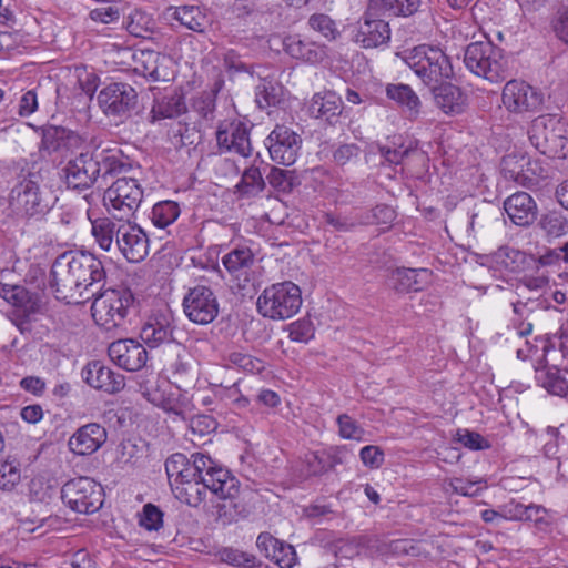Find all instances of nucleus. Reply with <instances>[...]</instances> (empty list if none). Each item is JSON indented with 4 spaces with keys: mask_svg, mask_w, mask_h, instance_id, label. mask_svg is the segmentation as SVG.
I'll use <instances>...</instances> for the list:
<instances>
[{
    "mask_svg": "<svg viewBox=\"0 0 568 568\" xmlns=\"http://www.w3.org/2000/svg\"><path fill=\"white\" fill-rule=\"evenodd\" d=\"M50 276V287L57 300L82 304L103 287L106 272L95 255L85 251H67L52 263Z\"/></svg>",
    "mask_w": 568,
    "mask_h": 568,
    "instance_id": "obj_1",
    "label": "nucleus"
},
{
    "mask_svg": "<svg viewBox=\"0 0 568 568\" xmlns=\"http://www.w3.org/2000/svg\"><path fill=\"white\" fill-rule=\"evenodd\" d=\"M130 165L123 161V153L118 148L104 146L91 142L90 148L69 160L62 169V176L69 190L85 191L94 184L125 171Z\"/></svg>",
    "mask_w": 568,
    "mask_h": 568,
    "instance_id": "obj_2",
    "label": "nucleus"
},
{
    "mask_svg": "<svg viewBox=\"0 0 568 568\" xmlns=\"http://www.w3.org/2000/svg\"><path fill=\"white\" fill-rule=\"evenodd\" d=\"M10 205L27 219H40L52 207V194L41 169H22L9 194Z\"/></svg>",
    "mask_w": 568,
    "mask_h": 568,
    "instance_id": "obj_3",
    "label": "nucleus"
},
{
    "mask_svg": "<svg viewBox=\"0 0 568 568\" xmlns=\"http://www.w3.org/2000/svg\"><path fill=\"white\" fill-rule=\"evenodd\" d=\"M202 481L210 491L222 499H233L240 490L239 479L211 456L203 453L191 455L189 465L172 480L171 487L191 481Z\"/></svg>",
    "mask_w": 568,
    "mask_h": 568,
    "instance_id": "obj_4",
    "label": "nucleus"
},
{
    "mask_svg": "<svg viewBox=\"0 0 568 568\" xmlns=\"http://www.w3.org/2000/svg\"><path fill=\"white\" fill-rule=\"evenodd\" d=\"M464 64L473 74L491 83L501 82L510 75L508 59L489 40L469 43L464 51Z\"/></svg>",
    "mask_w": 568,
    "mask_h": 568,
    "instance_id": "obj_5",
    "label": "nucleus"
},
{
    "mask_svg": "<svg viewBox=\"0 0 568 568\" xmlns=\"http://www.w3.org/2000/svg\"><path fill=\"white\" fill-rule=\"evenodd\" d=\"M531 144L549 158H566L568 124L555 114H542L531 121L528 130Z\"/></svg>",
    "mask_w": 568,
    "mask_h": 568,
    "instance_id": "obj_6",
    "label": "nucleus"
},
{
    "mask_svg": "<svg viewBox=\"0 0 568 568\" xmlns=\"http://www.w3.org/2000/svg\"><path fill=\"white\" fill-rule=\"evenodd\" d=\"M302 306V292L298 285L284 281L267 286L257 297L258 313L273 321L293 317Z\"/></svg>",
    "mask_w": 568,
    "mask_h": 568,
    "instance_id": "obj_7",
    "label": "nucleus"
},
{
    "mask_svg": "<svg viewBox=\"0 0 568 568\" xmlns=\"http://www.w3.org/2000/svg\"><path fill=\"white\" fill-rule=\"evenodd\" d=\"M92 298V317L97 325L105 331H112L124 325L128 308L134 301L129 288L99 290Z\"/></svg>",
    "mask_w": 568,
    "mask_h": 568,
    "instance_id": "obj_8",
    "label": "nucleus"
},
{
    "mask_svg": "<svg viewBox=\"0 0 568 568\" xmlns=\"http://www.w3.org/2000/svg\"><path fill=\"white\" fill-rule=\"evenodd\" d=\"M404 60L426 85L440 83L453 74L448 57L437 47H415Z\"/></svg>",
    "mask_w": 568,
    "mask_h": 568,
    "instance_id": "obj_9",
    "label": "nucleus"
},
{
    "mask_svg": "<svg viewBox=\"0 0 568 568\" xmlns=\"http://www.w3.org/2000/svg\"><path fill=\"white\" fill-rule=\"evenodd\" d=\"M61 499L73 511L93 514L103 505V488L90 477L72 478L62 486Z\"/></svg>",
    "mask_w": 568,
    "mask_h": 568,
    "instance_id": "obj_10",
    "label": "nucleus"
},
{
    "mask_svg": "<svg viewBox=\"0 0 568 568\" xmlns=\"http://www.w3.org/2000/svg\"><path fill=\"white\" fill-rule=\"evenodd\" d=\"M185 316L199 325L212 323L219 315L220 304L213 288L206 284L190 287L182 302Z\"/></svg>",
    "mask_w": 568,
    "mask_h": 568,
    "instance_id": "obj_11",
    "label": "nucleus"
},
{
    "mask_svg": "<svg viewBox=\"0 0 568 568\" xmlns=\"http://www.w3.org/2000/svg\"><path fill=\"white\" fill-rule=\"evenodd\" d=\"M98 101L106 115L129 118L136 108L138 93L128 83L113 82L100 91Z\"/></svg>",
    "mask_w": 568,
    "mask_h": 568,
    "instance_id": "obj_12",
    "label": "nucleus"
},
{
    "mask_svg": "<svg viewBox=\"0 0 568 568\" xmlns=\"http://www.w3.org/2000/svg\"><path fill=\"white\" fill-rule=\"evenodd\" d=\"M501 100L511 113L537 112L544 104V94L525 81L509 80L503 89Z\"/></svg>",
    "mask_w": 568,
    "mask_h": 568,
    "instance_id": "obj_13",
    "label": "nucleus"
},
{
    "mask_svg": "<svg viewBox=\"0 0 568 568\" xmlns=\"http://www.w3.org/2000/svg\"><path fill=\"white\" fill-rule=\"evenodd\" d=\"M104 197L113 210L120 212L116 217L123 220L138 210L143 199V190L135 179L122 178L106 189Z\"/></svg>",
    "mask_w": 568,
    "mask_h": 568,
    "instance_id": "obj_14",
    "label": "nucleus"
},
{
    "mask_svg": "<svg viewBox=\"0 0 568 568\" xmlns=\"http://www.w3.org/2000/svg\"><path fill=\"white\" fill-rule=\"evenodd\" d=\"M301 144L300 135L285 125H276L266 138V146L271 159L286 166L296 161Z\"/></svg>",
    "mask_w": 568,
    "mask_h": 568,
    "instance_id": "obj_15",
    "label": "nucleus"
},
{
    "mask_svg": "<svg viewBox=\"0 0 568 568\" xmlns=\"http://www.w3.org/2000/svg\"><path fill=\"white\" fill-rule=\"evenodd\" d=\"M153 378L154 382L149 379L145 383L140 384L142 395L150 403L161 407L164 412L173 414L182 420H187L192 412L191 404L187 398L181 393H179L176 396L173 393L166 395L163 390L160 389V385L158 384L159 378Z\"/></svg>",
    "mask_w": 568,
    "mask_h": 568,
    "instance_id": "obj_16",
    "label": "nucleus"
},
{
    "mask_svg": "<svg viewBox=\"0 0 568 568\" xmlns=\"http://www.w3.org/2000/svg\"><path fill=\"white\" fill-rule=\"evenodd\" d=\"M115 247L130 263L143 261L149 253V239L136 224L120 223Z\"/></svg>",
    "mask_w": 568,
    "mask_h": 568,
    "instance_id": "obj_17",
    "label": "nucleus"
},
{
    "mask_svg": "<svg viewBox=\"0 0 568 568\" xmlns=\"http://www.w3.org/2000/svg\"><path fill=\"white\" fill-rule=\"evenodd\" d=\"M216 142L221 153L234 152L243 158H247L252 153L250 129L240 121L220 124L216 131Z\"/></svg>",
    "mask_w": 568,
    "mask_h": 568,
    "instance_id": "obj_18",
    "label": "nucleus"
},
{
    "mask_svg": "<svg viewBox=\"0 0 568 568\" xmlns=\"http://www.w3.org/2000/svg\"><path fill=\"white\" fill-rule=\"evenodd\" d=\"M110 359L119 367L135 372L144 367L148 359L145 347L134 339H118L108 348Z\"/></svg>",
    "mask_w": 568,
    "mask_h": 568,
    "instance_id": "obj_19",
    "label": "nucleus"
},
{
    "mask_svg": "<svg viewBox=\"0 0 568 568\" xmlns=\"http://www.w3.org/2000/svg\"><path fill=\"white\" fill-rule=\"evenodd\" d=\"M382 14H368V8L358 22L354 41L365 49L377 48L387 43L390 39V29L388 22L381 19Z\"/></svg>",
    "mask_w": 568,
    "mask_h": 568,
    "instance_id": "obj_20",
    "label": "nucleus"
},
{
    "mask_svg": "<svg viewBox=\"0 0 568 568\" xmlns=\"http://www.w3.org/2000/svg\"><path fill=\"white\" fill-rule=\"evenodd\" d=\"M173 349L175 358L169 367L170 378L179 390L186 392L195 386L199 369L192 355L181 344H174Z\"/></svg>",
    "mask_w": 568,
    "mask_h": 568,
    "instance_id": "obj_21",
    "label": "nucleus"
},
{
    "mask_svg": "<svg viewBox=\"0 0 568 568\" xmlns=\"http://www.w3.org/2000/svg\"><path fill=\"white\" fill-rule=\"evenodd\" d=\"M84 382L91 387L108 394H115L125 386L124 376L112 371L99 361L90 362L82 369Z\"/></svg>",
    "mask_w": 568,
    "mask_h": 568,
    "instance_id": "obj_22",
    "label": "nucleus"
},
{
    "mask_svg": "<svg viewBox=\"0 0 568 568\" xmlns=\"http://www.w3.org/2000/svg\"><path fill=\"white\" fill-rule=\"evenodd\" d=\"M108 438L106 429L98 423H89L77 429L69 438L70 450L79 456L95 453Z\"/></svg>",
    "mask_w": 568,
    "mask_h": 568,
    "instance_id": "obj_23",
    "label": "nucleus"
},
{
    "mask_svg": "<svg viewBox=\"0 0 568 568\" xmlns=\"http://www.w3.org/2000/svg\"><path fill=\"white\" fill-rule=\"evenodd\" d=\"M427 268L396 267L389 272L387 285L398 294L419 292L429 283Z\"/></svg>",
    "mask_w": 568,
    "mask_h": 568,
    "instance_id": "obj_24",
    "label": "nucleus"
},
{
    "mask_svg": "<svg viewBox=\"0 0 568 568\" xmlns=\"http://www.w3.org/2000/svg\"><path fill=\"white\" fill-rule=\"evenodd\" d=\"M41 144L49 153L70 151L82 144L81 135L68 128L45 125L41 128Z\"/></svg>",
    "mask_w": 568,
    "mask_h": 568,
    "instance_id": "obj_25",
    "label": "nucleus"
},
{
    "mask_svg": "<svg viewBox=\"0 0 568 568\" xmlns=\"http://www.w3.org/2000/svg\"><path fill=\"white\" fill-rule=\"evenodd\" d=\"M504 209L510 221L520 226L529 225L537 214L534 199L526 192H517L506 199Z\"/></svg>",
    "mask_w": 568,
    "mask_h": 568,
    "instance_id": "obj_26",
    "label": "nucleus"
},
{
    "mask_svg": "<svg viewBox=\"0 0 568 568\" xmlns=\"http://www.w3.org/2000/svg\"><path fill=\"white\" fill-rule=\"evenodd\" d=\"M343 111V101L335 92L326 91L315 93L308 105V112L313 118L322 119L329 124H335Z\"/></svg>",
    "mask_w": 568,
    "mask_h": 568,
    "instance_id": "obj_27",
    "label": "nucleus"
},
{
    "mask_svg": "<svg viewBox=\"0 0 568 568\" xmlns=\"http://www.w3.org/2000/svg\"><path fill=\"white\" fill-rule=\"evenodd\" d=\"M173 332L174 326L168 318H153L142 326L140 338L151 349L163 345L173 347Z\"/></svg>",
    "mask_w": 568,
    "mask_h": 568,
    "instance_id": "obj_28",
    "label": "nucleus"
},
{
    "mask_svg": "<svg viewBox=\"0 0 568 568\" xmlns=\"http://www.w3.org/2000/svg\"><path fill=\"white\" fill-rule=\"evenodd\" d=\"M434 101L446 114H460L466 108L467 97L462 89L452 83L433 85Z\"/></svg>",
    "mask_w": 568,
    "mask_h": 568,
    "instance_id": "obj_29",
    "label": "nucleus"
},
{
    "mask_svg": "<svg viewBox=\"0 0 568 568\" xmlns=\"http://www.w3.org/2000/svg\"><path fill=\"white\" fill-rule=\"evenodd\" d=\"M285 52L293 59L302 60L311 64L321 63L325 57V47L313 41H306L298 36H290L284 42Z\"/></svg>",
    "mask_w": 568,
    "mask_h": 568,
    "instance_id": "obj_30",
    "label": "nucleus"
},
{
    "mask_svg": "<svg viewBox=\"0 0 568 568\" xmlns=\"http://www.w3.org/2000/svg\"><path fill=\"white\" fill-rule=\"evenodd\" d=\"M386 95L402 109L406 119L415 121L422 109V102L415 91L404 83H390L386 87Z\"/></svg>",
    "mask_w": 568,
    "mask_h": 568,
    "instance_id": "obj_31",
    "label": "nucleus"
},
{
    "mask_svg": "<svg viewBox=\"0 0 568 568\" xmlns=\"http://www.w3.org/2000/svg\"><path fill=\"white\" fill-rule=\"evenodd\" d=\"M422 0H368V14L412 17L422 11Z\"/></svg>",
    "mask_w": 568,
    "mask_h": 568,
    "instance_id": "obj_32",
    "label": "nucleus"
},
{
    "mask_svg": "<svg viewBox=\"0 0 568 568\" xmlns=\"http://www.w3.org/2000/svg\"><path fill=\"white\" fill-rule=\"evenodd\" d=\"M187 110L184 95L180 92H174L171 95L156 99L152 105L150 115L151 120L158 121L162 119H173L185 113Z\"/></svg>",
    "mask_w": 568,
    "mask_h": 568,
    "instance_id": "obj_33",
    "label": "nucleus"
},
{
    "mask_svg": "<svg viewBox=\"0 0 568 568\" xmlns=\"http://www.w3.org/2000/svg\"><path fill=\"white\" fill-rule=\"evenodd\" d=\"M536 381L548 393L568 399V381L561 375V371L557 366L544 365L537 367Z\"/></svg>",
    "mask_w": 568,
    "mask_h": 568,
    "instance_id": "obj_34",
    "label": "nucleus"
},
{
    "mask_svg": "<svg viewBox=\"0 0 568 568\" xmlns=\"http://www.w3.org/2000/svg\"><path fill=\"white\" fill-rule=\"evenodd\" d=\"M539 303L537 301L528 300L526 302L517 301L513 303L514 317L510 320L509 327L514 329L518 337H526L532 333L531 315L535 306Z\"/></svg>",
    "mask_w": 568,
    "mask_h": 568,
    "instance_id": "obj_35",
    "label": "nucleus"
},
{
    "mask_svg": "<svg viewBox=\"0 0 568 568\" xmlns=\"http://www.w3.org/2000/svg\"><path fill=\"white\" fill-rule=\"evenodd\" d=\"M239 385V381L230 385L210 383V389L214 397L225 405L231 406L233 409L242 410L248 407L250 399L246 395L242 394Z\"/></svg>",
    "mask_w": 568,
    "mask_h": 568,
    "instance_id": "obj_36",
    "label": "nucleus"
},
{
    "mask_svg": "<svg viewBox=\"0 0 568 568\" xmlns=\"http://www.w3.org/2000/svg\"><path fill=\"white\" fill-rule=\"evenodd\" d=\"M119 224L113 222L109 217H99L91 221V233L103 251H111L114 245V237L118 241L119 237Z\"/></svg>",
    "mask_w": 568,
    "mask_h": 568,
    "instance_id": "obj_37",
    "label": "nucleus"
},
{
    "mask_svg": "<svg viewBox=\"0 0 568 568\" xmlns=\"http://www.w3.org/2000/svg\"><path fill=\"white\" fill-rule=\"evenodd\" d=\"M283 99V87L275 80L264 78L255 87V102L261 110L276 106Z\"/></svg>",
    "mask_w": 568,
    "mask_h": 568,
    "instance_id": "obj_38",
    "label": "nucleus"
},
{
    "mask_svg": "<svg viewBox=\"0 0 568 568\" xmlns=\"http://www.w3.org/2000/svg\"><path fill=\"white\" fill-rule=\"evenodd\" d=\"M255 256L252 250L247 246H237L225 254L222 263L227 272L232 275L245 273L253 266Z\"/></svg>",
    "mask_w": 568,
    "mask_h": 568,
    "instance_id": "obj_39",
    "label": "nucleus"
},
{
    "mask_svg": "<svg viewBox=\"0 0 568 568\" xmlns=\"http://www.w3.org/2000/svg\"><path fill=\"white\" fill-rule=\"evenodd\" d=\"M125 27L128 32L135 38L151 39L156 29V22L151 14L134 10L128 17Z\"/></svg>",
    "mask_w": 568,
    "mask_h": 568,
    "instance_id": "obj_40",
    "label": "nucleus"
},
{
    "mask_svg": "<svg viewBox=\"0 0 568 568\" xmlns=\"http://www.w3.org/2000/svg\"><path fill=\"white\" fill-rule=\"evenodd\" d=\"M491 262L499 268L511 273L518 272L525 262V253L510 247L500 246L490 256Z\"/></svg>",
    "mask_w": 568,
    "mask_h": 568,
    "instance_id": "obj_41",
    "label": "nucleus"
},
{
    "mask_svg": "<svg viewBox=\"0 0 568 568\" xmlns=\"http://www.w3.org/2000/svg\"><path fill=\"white\" fill-rule=\"evenodd\" d=\"M175 497L191 507H197L202 501L205 500L206 491L209 487L200 480L191 481L182 485H175L171 487Z\"/></svg>",
    "mask_w": 568,
    "mask_h": 568,
    "instance_id": "obj_42",
    "label": "nucleus"
},
{
    "mask_svg": "<svg viewBox=\"0 0 568 568\" xmlns=\"http://www.w3.org/2000/svg\"><path fill=\"white\" fill-rule=\"evenodd\" d=\"M265 189V182L258 168H247L236 185V191L242 196L252 197L260 194Z\"/></svg>",
    "mask_w": 568,
    "mask_h": 568,
    "instance_id": "obj_43",
    "label": "nucleus"
},
{
    "mask_svg": "<svg viewBox=\"0 0 568 568\" xmlns=\"http://www.w3.org/2000/svg\"><path fill=\"white\" fill-rule=\"evenodd\" d=\"M307 26L327 41H335L341 36L336 21L326 13L311 14Z\"/></svg>",
    "mask_w": 568,
    "mask_h": 568,
    "instance_id": "obj_44",
    "label": "nucleus"
},
{
    "mask_svg": "<svg viewBox=\"0 0 568 568\" xmlns=\"http://www.w3.org/2000/svg\"><path fill=\"white\" fill-rule=\"evenodd\" d=\"M180 206L174 201H162L156 203L151 212V220L159 229H165L180 215Z\"/></svg>",
    "mask_w": 568,
    "mask_h": 568,
    "instance_id": "obj_45",
    "label": "nucleus"
},
{
    "mask_svg": "<svg viewBox=\"0 0 568 568\" xmlns=\"http://www.w3.org/2000/svg\"><path fill=\"white\" fill-rule=\"evenodd\" d=\"M267 180L275 190L283 193H290L300 183L294 171L275 166L271 169Z\"/></svg>",
    "mask_w": 568,
    "mask_h": 568,
    "instance_id": "obj_46",
    "label": "nucleus"
},
{
    "mask_svg": "<svg viewBox=\"0 0 568 568\" xmlns=\"http://www.w3.org/2000/svg\"><path fill=\"white\" fill-rule=\"evenodd\" d=\"M174 18L184 27L192 31L201 32L204 27V17L200 9L194 6L178 7Z\"/></svg>",
    "mask_w": 568,
    "mask_h": 568,
    "instance_id": "obj_47",
    "label": "nucleus"
},
{
    "mask_svg": "<svg viewBox=\"0 0 568 568\" xmlns=\"http://www.w3.org/2000/svg\"><path fill=\"white\" fill-rule=\"evenodd\" d=\"M539 225L548 236L552 237H559L568 231L567 219L557 211H551L542 215Z\"/></svg>",
    "mask_w": 568,
    "mask_h": 568,
    "instance_id": "obj_48",
    "label": "nucleus"
},
{
    "mask_svg": "<svg viewBox=\"0 0 568 568\" xmlns=\"http://www.w3.org/2000/svg\"><path fill=\"white\" fill-rule=\"evenodd\" d=\"M21 480L20 464L16 460L0 463V489L11 491Z\"/></svg>",
    "mask_w": 568,
    "mask_h": 568,
    "instance_id": "obj_49",
    "label": "nucleus"
},
{
    "mask_svg": "<svg viewBox=\"0 0 568 568\" xmlns=\"http://www.w3.org/2000/svg\"><path fill=\"white\" fill-rule=\"evenodd\" d=\"M9 303L22 308L24 313H34L39 308L38 295L29 292L21 285L16 286V290L10 295Z\"/></svg>",
    "mask_w": 568,
    "mask_h": 568,
    "instance_id": "obj_50",
    "label": "nucleus"
},
{
    "mask_svg": "<svg viewBox=\"0 0 568 568\" xmlns=\"http://www.w3.org/2000/svg\"><path fill=\"white\" fill-rule=\"evenodd\" d=\"M133 59L143 68L144 73L155 81L160 79L158 64L162 57L159 52L154 50H140L133 54Z\"/></svg>",
    "mask_w": 568,
    "mask_h": 568,
    "instance_id": "obj_51",
    "label": "nucleus"
},
{
    "mask_svg": "<svg viewBox=\"0 0 568 568\" xmlns=\"http://www.w3.org/2000/svg\"><path fill=\"white\" fill-rule=\"evenodd\" d=\"M89 16L95 22L105 24L115 22L120 18L119 3L115 0H103L101 6L90 11Z\"/></svg>",
    "mask_w": 568,
    "mask_h": 568,
    "instance_id": "obj_52",
    "label": "nucleus"
},
{
    "mask_svg": "<svg viewBox=\"0 0 568 568\" xmlns=\"http://www.w3.org/2000/svg\"><path fill=\"white\" fill-rule=\"evenodd\" d=\"M362 153V149L356 143H339L332 152L333 162L337 166L355 163Z\"/></svg>",
    "mask_w": 568,
    "mask_h": 568,
    "instance_id": "obj_53",
    "label": "nucleus"
},
{
    "mask_svg": "<svg viewBox=\"0 0 568 568\" xmlns=\"http://www.w3.org/2000/svg\"><path fill=\"white\" fill-rule=\"evenodd\" d=\"M221 561L235 567L252 568L256 564L255 556L234 548H223L219 551Z\"/></svg>",
    "mask_w": 568,
    "mask_h": 568,
    "instance_id": "obj_54",
    "label": "nucleus"
},
{
    "mask_svg": "<svg viewBox=\"0 0 568 568\" xmlns=\"http://www.w3.org/2000/svg\"><path fill=\"white\" fill-rule=\"evenodd\" d=\"M215 97L213 91H203L193 98L192 109L204 120H213L215 112Z\"/></svg>",
    "mask_w": 568,
    "mask_h": 568,
    "instance_id": "obj_55",
    "label": "nucleus"
},
{
    "mask_svg": "<svg viewBox=\"0 0 568 568\" xmlns=\"http://www.w3.org/2000/svg\"><path fill=\"white\" fill-rule=\"evenodd\" d=\"M338 433L345 439L364 440L365 430L347 414L337 417Z\"/></svg>",
    "mask_w": 568,
    "mask_h": 568,
    "instance_id": "obj_56",
    "label": "nucleus"
},
{
    "mask_svg": "<svg viewBox=\"0 0 568 568\" xmlns=\"http://www.w3.org/2000/svg\"><path fill=\"white\" fill-rule=\"evenodd\" d=\"M187 419L190 420L189 429L193 436L191 440H194L195 437L202 438L211 434L216 428V422L210 415H190Z\"/></svg>",
    "mask_w": 568,
    "mask_h": 568,
    "instance_id": "obj_57",
    "label": "nucleus"
},
{
    "mask_svg": "<svg viewBox=\"0 0 568 568\" xmlns=\"http://www.w3.org/2000/svg\"><path fill=\"white\" fill-rule=\"evenodd\" d=\"M315 334V328L310 318H301L288 325V336L292 341L298 343L310 342Z\"/></svg>",
    "mask_w": 568,
    "mask_h": 568,
    "instance_id": "obj_58",
    "label": "nucleus"
},
{
    "mask_svg": "<svg viewBox=\"0 0 568 568\" xmlns=\"http://www.w3.org/2000/svg\"><path fill=\"white\" fill-rule=\"evenodd\" d=\"M139 525L150 531L159 530L163 525V513L158 506L149 503L142 508Z\"/></svg>",
    "mask_w": 568,
    "mask_h": 568,
    "instance_id": "obj_59",
    "label": "nucleus"
},
{
    "mask_svg": "<svg viewBox=\"0 0 568 568\" xmlns=\"http://www.w3.org/2000/svg\"><path fill=\"white\" fill-rule=\"evenodd\" d=\"M521 521H530L539 529H545L550 526L551 517L544 506L529 504L525 505V513H523Z\"/></svg>",
    "mask_w": 568,
    "mask_h": 568,
    "instance_id": "obj_60",
    "label": "nucleus"
},
{
    "mask_svg": "<svg viewBox=\"0 0 568 568\" xmlns=\"http://www.w3.org/2000/svg\"><path fill=\"white\" fill-rule=\"evenodd\" d=\"M303 465L306 476H321L328 471L325 453H307L304 457Z\"/></svg>",
    "mask_w": 568,
    "mask_h": 568,
    "instance_id": "obj_61",
    "label": "nucleus"
},
{
    "mask_svg": "<svg viewBox=\"0 0 568 568\" xmlns=\"http://www.w3.org/2000/svg\"><path fill=\"white\" fill-rule=\"evenodd\" d=\"M268 559L281 568H291L296 561V552L293 546L280 540V545L268 555Z\"/></svg>",
    "mask_w": 568,
    "mask_h": 568,
    "instance_id": "obj_62",
    "label": "nucleus"
},
{
    "mask_svg": "<svg viewBox=\"0 0 568 568\" xmlns=\"http://www.w3.org/2000/svg\"><path fill=\"white\" fill-rule=\"evenodd\" d=\"M456 440L471 450H484L490 448V444L480 434L468 429H458Z\"/></svg>",
    "mask_w": 568,
    "mask_h": 568,
    "instance_id": "obj_63",
    "label": "nucleus"
},
{
    "mask_svg": "<svg viewBox=\"0 0 568 568\" xmlns=\"http://www.w3.org/2000/svg\"><path fill=\"white\" fill-rule=\"evenodd\" d=\"M396 217V213L392 206L386 204L376 205L371 213H368L358 223L364 224H390Z\"/></svg>",
    "mask_w": 568,
    "mask_h": 568,
    "instance_id": "obj_64",
    "label": "nucleus"
}]
</instances>
